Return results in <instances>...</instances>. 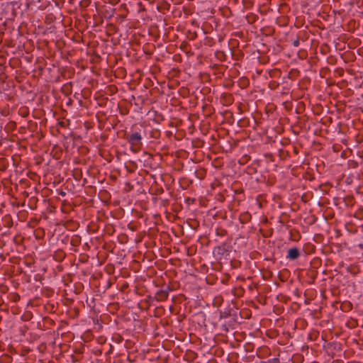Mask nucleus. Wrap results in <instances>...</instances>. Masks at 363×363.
I'll return each instance as SVG.
<instances>
[{
	"instance_id": "obj_1",
	"label": "nucleus",
	"mask_w": 363,
	"mask_h": 363,
	"mask_svg": "<svg viewBox=\"0 0 363 363\" xmlns=\"http://www.w3.org/2000/svg\"><path fill=\"white\" fill-rule=\"evenodd\" d=\"M142 139L141 135L138 132L128 135L127 140L130 143V149L133 152H138L141 150L143 146Z\"/></svg>"
},
{
	"instance_id": "obj_2",
	"label": "nucleus",
	"mask_w": 363,
	"mask_h": 363,
	"mask_svg": "<svg viewBox=\"0 0 363 363\" xmlns=\"http://www.w3.org/2000/svg\"><path fill=\"white\" fill-rule=\"evenodd\" d=\"M171 291L169 286L167 287V289H162L156 293L155 299L157 301H163L167 299L169 296V291Z\"/></svg>"
},
{
	"instance_id": "obj_3",
	"label": "nucleus",
	"mask_w": 363,
	"mask_h": 363,
	"mask_svg": "<svg viewBox=\"0 0 363 363\" xmlns=\"http://www.w3.org/2000/svg\"><path fill=\"white\" fill-rule=\"evenodd\" d=\"M299 256H300V252L298 248L294 247V248H291L289 250L288 255H287L288 259L294 260V259H298L299 257Z\"/></svg>"
},
{
	"instance_id": "obj_4",
	"label": "nucleus",
	"mask_w": 363,
	"mask_h": 363,
	"mask_svg": "<svg viewBox=\"0 0 363 363\" xmlns=\"http://www.w3.org/2000/svg\"><path fill=\"white\" fill-rule=\"evenodd\" d=\"M216 235L218 236L223 237L227 235V230L223 228H217L216 229Z\"/></svg>"
},
{
	"instance_id": "obj_5",
	"label": "nucleus",
	"mask_w": 363,
	"mask_h": 363,
	"mask_svg": "<svg viewBox=\"0 0 363 363\" xmlns=\"http://www.w3.org/2000/svg\"><path fill=\"white\" fill-rule=\"evenodd\" d=\"M216 251L218 254L223 255L225 251V245L223 246H218L216 247Z\"/></svg>"
},
{
	"instance_id": "obj_6",
	"label": "nucleus",
	"mask_w": 363,
	"mask_h": 363,
	"mask_svg": "<svg viewBox=\"0 0 363 363\" xmlns=\"http://www.w3.org/2000/svg\"><path fill=\"white\" fill-rule=\"evenodd\" d=\"M299 44H300V43H299L298 39H296V40H294V42H293V45L295 47H298L299 45Z\"/></svg>"
},
{
	"instance_id": "obj_7",
	"label": "nucleus",
	"mask_w": 363,
	"mask_h": 363,
	"mask_svg": "<svg viewBox=\"0 0 363 363\" xmlns=\"http://www.w3.org/2000/svg\"><path fill=\"white\" fill-rule=\"evenodd\" d=\"M65 194H66V193H65V192H64V191H60V195H61V196H65Z\"/></svg>"
},
{
	"instance_id": "obj_8",
	"label": "nucleus",
	"mask_w": 363,
	"mask_h": 363,
	"mask_svg": "<svg viewBox=\"0 0 363 363\" xmlns=\"http://www.w3.org/2000/svg\"><path fill=\"white\" fill-rule=\"evenodd\" d=\"M359 247L360 249H362V248H363V244H359Z\"/></svg>"
}]
</instances>
